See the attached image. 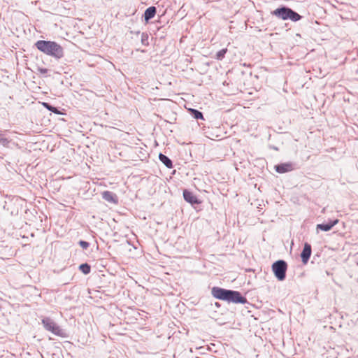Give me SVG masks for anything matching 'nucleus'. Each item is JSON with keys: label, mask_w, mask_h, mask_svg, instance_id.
<instances>
[{"label": "nucleus", "mask_w": 358, "mask_h": 358, "mask_svg": "<svg viewBox=\"0 0 358 358\" xmlns=\"http://www.w3.org/2000/svg\"><path fill=\"white\" fill-rule=\"evenodd\" d=\"M227 52V48L222 49L221 50H220L219 52H217L216 59L217 60H222L224 57Z\"/></svg>", "instance_id": "obj_16"}, {"label": "nucleus", "mask_w": 358, "mask_h": 358, "mask_svg": "<svg viewBox=\"0 0 358 358\" xmlns=\"http://www.w3.org/2000/svg\"><path fill=\"white\" fill-rule=\"evenodd\" d=\"M42 324L47 331L52 332L53 334L62 338L67 336L66 334L50 318H43Z\"/></svg>", "instance_id": "obj_5"}, {"label": "nucleus", "mask_w": 358, "mask_h": 358, "mask_svg": "<svg viewBox=\"0 0 358 358\" xmlns=\"http://www.w3.org/2000/svg\"><path fill=\"white\" fill-rule=\"evenodd\" d=\"M159 158L160 161L168 168H172L173 164L171 160L163 154H159Z\"/></svg>", "instance_id": "obj_11"}, {"label": "nucleus", "mask_w": 358, "mask_h": 358, "mask_svg": "<svg viewBox=\"0 0 358 358\" xmlns=\"http://www.w3.org/2000/svg\"><path fill=\"white\" fill-rule=\"evenodd\" d=\"M42 104H43V106L45 108H46L48 110H52V108H51V106H50V104H48V103H45V102H43Z\"/></svg>", "instance_id": "obj_20"}, {"label": "nucleus", "mask_w": 358, "mask_h": 358, "mask_svg": "<svg viewBox=\"0 0 358 358\" xmlns=\"http://www.w3.org/2000/svg\"><path fill=\"white\" fill-rule=\"evenodd\" d=\"M212 295L216 299L228 302L235 303H245L247 302L246 298L242 296L240 292L227 290L217 287H213Z\"/></svg>", "instance_id": "obj_1"}, {"label": "nucleus", "mask_w": 358, "mask_h": 358, "mask_svg": "<svg viewBox=\"0 0 358 358\" xmlns=\"http://www.w3.org/2000/svg\"><path fill=\"white\" fill-rule=\"evenodd\" d=\"M273 14L284 20L289 19L292 21L296 22L301 18L297 13L285 7L275 9Z\"/></svg>", "instance_id": "obj_3"}, {"label": "nucleus", "mask_w": 358, "mask_h": 358, "mask_svg": "<svg viewBox=\"0 0 358 358\" xmlns=\"http://www.w3.org/2000/svg\"><path fill=\"white\" fill-rule=\"evenodd\" d=\"M79 244L83 249H87L89 247V243L84 241H80Z\"/></svg>", "instance_id": "obj_17"}, {"label": "nucleus", "mask_w": 358, "mask_h": 358, "mask_svg": "<svg viewBox=\"0 0 358 358\" xmlns=\"http://www.w3.org/2000/svg\"><path fill=\"white\" fill-rule=\"evenodd\" d=\"M156 14V8L154 6L149 7L147 8L144 13V17L145 21H148L149 20L154 17Z\"/></svg>", "instance_id": "obj_10"}, {"label": "nucleus", "mask_w": 358, "mask_h": 358, "mask_svg": "<svg viewBox=\"0 0 358 358\" xmlns=\"http://www.w3.org/2000/svg\"><path fill=\"white\" fill-rule=\"evenodd\" d=\"M80 270L84 274H88L90 272V266L87 264H83L80 266Z\"/></svg>", "instance_id": "obj_15"}, {"label": "nucleus", "mask_w": 358, "mask_h": 358, "mask_svg": "<svg viewBox=\"0 0 358 358\" xmlns=\"http://www.w3.org/2000/svg\"><path fill=\"white\" fill-rule=\"evenodd\" d=\"M0 143L5 147H8L10 143V141L8 139V138H6V136L1 133H0Z\"/></svg>", "instance_id": "obj_14"}, {"label": "nucleus", "mask_w": 358, "mask_h": 358, "mask_svg": "<svg viewBox=\"0 0 358 358\" xmlns=\"http://www.w3.org/2000/svg\"><path fill=\"white\" fill-rule=\"evenodd\" d=\"M52 110H49L55 114H61V113L55 107L51 106Z\"/></svg>", "instance_id": "obj_18"}, {"label": "nucleus", "mask_w": 358, "mask_h": 358, "mask_svg": "<svg viewBox=\"0 0 358 358\" xmlns=\"http://www.w3.org/2000/svg\"><path fill=\"white\" fill-rule=\"evenodd\" d=\"M312 250H311V245L307 243L304 244V248L303 249V251L301 254V257L302 262L304 264H306L310 255H311Z\"/></svg>", "instance_id": "obj_8"}, {"label": "nucleus", "mask_w": 358, "mask_h": 358, "mask_svg": "<svg viewBox=\"0 0 358 358\" xmlns=\"http://www.w3.org/2000/svg\"><path fill=\"white\" fill-rule=\"evenodd\" d=\"M337 222H338V220H335L334 222H333L332 223H330V224H317V228L320 229L322 231H327L330 230L335 224H337Z\"/></svg>", "instance_id": "obj_12"}, {"label": "nucleus", "mask_w": 358, "mask_h": 358, "mask_svg": "<svg viewBox=\"0 0 358 358\" xmlns=\"http://www.w3.org/2000/svg\"><path fill=\"white\" fill-rule=\"evenodd\" d=\"M35 45L38 50L45 55L57 59H60L64 57L63 48L55 41H38Z\"/></svg>", "instance_id": "obj_2"}, {"label": "nucleus", "mask_w": 358, "mask_h": 358, "mask_svg": "<svg viewBox=\"0 0 358 358\" xmlns=\"http://www.w3.org/2000/svg\"><path fill=\"white\" fill-rule=\"evenodd\" d=\"M275 171L279 173L290 172L294 169V166L291 162L282 163L275 166Z\"/></svg>", "instance_id": "obj_7"}, {"label": "nucleus", "mask_w": 358, "mask_h": 358, "mask_svg": "<svg viewBox=\"0 0 358 358\" xmlns=\"http://www.w3.org/2000/svg\"><path fill=\"white\" fill-rule=\"evenodd\" d=\"M189 110L195 119H196V120H199V119L203 120V115L200 111H199L196 109H192V108L189 109Z\"/></svg>", "instance_id": "obj_13"}, {"label": "nucleus", "mask_w": 358, "mask_h": 358, "mask_svg": "<svg viewBox=\"0 0 358 358\" xmlns=\"http://www.w3.org/2000/svg\"><path fill=\"white\" fill-rule=\"evenodd\" d=\"M183 197L185 200L191 204H199L201 201L198 199L197 196L192 192L187 189L183 191Z\"/></svg>", "instance_id": "obj_6"}, {"label": "nucleus", "mask_w": 358, "mask_h": 358, "mask_svg": "<svg viewBox=\"0 0 358 358\" xmlns=\"http://www.w3.org/2000/svg\"><path fill=\"white\" fill-rule=\"evenodd\" d=\"M271 268L274 275L279 281H282L285 279L287 264L284 260H278L272 264Z\"/></svg>", "instance_id": "obj_4"}, {"label": "nucleus", "mask_w": 358, "mask_h": 358, "mask_svg": "<svg viewBox=\"0 0 358 358\" xmlns=\"http://www.w3.org/2000/svg\"><path fill=\"white\" fill-rule=\"evenodd\" d=\"M103 198L109 202L117 203L116 196L111 192L105 191L102 193Z\"/></svg>", "instance_id": "obj_9"}, {"label": "nucleus", "mask_w": 358, "mask_h": 358, "mask_svg": "<svg viewBox=\"0 0 358 358\" xmlns=\"http://www.w3.org/2000/svg\"><path fill=\"white\" fill-rule=\"evenodd\" d=\"M42 104H43V106L45 108H46L48 110H52V108H51V106H50V104H48V103H45V102H43Z\"/></svg>", "instance_id": "obj_19"}, {"label": "nucleus", "mask_w": 358, "mask_h": 358, "mask_svg": "<svg viewBox=\"0 0 358 358\" xmlns=\"http://www.w3.org/2000/svg\"><path fill=\"white\" fill-rule=\"evenodd\" d=\"M38 71L41 73H46L48 72V69H44V68H40L38 69Z\"/></svg>", "instance_id": "obj_21"}]
</instances>
